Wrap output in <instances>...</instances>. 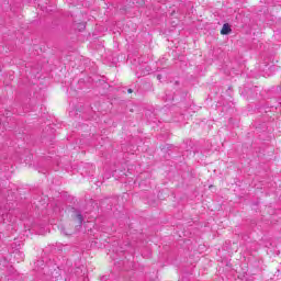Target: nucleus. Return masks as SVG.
<instances>
[{
  "label": "nucleus",
  "instance_id": "obj_2",
  "mask_svg": "<svg viewBox=\"0 0 281 281\" xmlns=\"http://www.w3.org/2000/svg\"><path fill=\"white\" fill-rule=\"evenodd\" d=\"M75 216L77 217L78 224L82 225V213H80L79 211H75Z\"/></svg>",
  "mask_w": 281,
  "mask_h": 281
},
{
  "label": "nucleus",
  "instance_id": "obj_4",
  "mask_svg": "<svg viewBox=\"0 0 281 281\" xmlns=\"http://www.w3.org/2000/svg\"><path fill=\"white\" fill-rule=\"evenodd\" d=\"M61 233H63L65 236H71V233H67V232H65V229H61Z\"/></svg>",
  "mask_w": 281,
  "mask_h": 281
},
{
  "label": "nucleus",
  "instance_id": "obj_1",
  "mask_svg": "<svg viewBox=\"0 0 281 281\" xmlns=\"http://www.w3.org/2000/svg\"><path fill=\"white\" fill-rule=\"evenodd\" d=\"M229 32H232V27L227 23L224 24L222 30H221V34L227 35V34H229Z\"/></svg>",
  "mask_w": 281,
  "mask_h": 281
},
{
  "label": "nucleus",
  "instance_id": "obj_5",
  "mask_svg": "<svg viewBox=\"0 0 281 281\" xmlns=\"http://www.w3.org/2000/svg\"><path fill=\"white\" fill-rule=\"evenodd\" d=\"M16 256H21V258H23V254H21L19 251L14 252V258H16Z\"/></svg>",
  "mask_w": 281,
  "mask_h": 281
},
{
  "label": "nucleus",
  "instance_id": "obj_7",
  "mask_svg": "<svg viewBox=\"0 0 281 281\" xmlns=\"http://www.w3.org/2000/svg\"><path fill=\"white\" fill-rule=\"evenodd\" d=\"M160 78H161V75H157V79L160 80Z\"/></svg>",
  "mask_w": 281,
  "mask_h": 281
},
{
  "label": "nucleus",
  "instance_id": "obj_6",
  "mask_svg": "<svg viewBox=\"0 0 281 281\" xmlns=\"http://www.w3.org/2000/svg\"><path fill=\"white\" fill-rule=\"evenodd\" d=\"M127 93H133V89H128V90H127Z\"/></svg>",
  "mask_w": 281,
  "mask_h": 281
},
{
  "label": "nucleus",
  "instance_id": "obj_3",
  "mask_svg": "<svg viewBox=\"0 0 281 281\" xmlns=\"http://www.w3.org/2000/svg\"><path fill=\"white\" fill-rule=\"evenodd\" d=\"M0 214H2V212L0 211ZM5 215H1L0 216V223H5V217H4Z\"/></svg>",
  "mask_w": 281,
  "mask_h": 281
}]
</instances>
